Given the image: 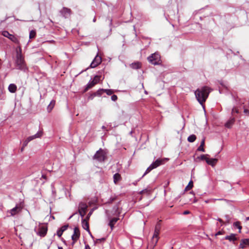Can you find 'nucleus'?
Instances as JSON below:
<instances>
[{
  "label": "nucleus",
  "instance_id": "6",
  "mask_svg": "<svg viewBox=\"0 0 249 249\" xmlns=\"http://www.w3.org/2000/svg\"><path fill=\"white\" fill-rule=\"evenodd\" d=\"M101 78V76L100 75H96L93 78V80L90 82L87 85L86 88L84 89V92H86L89 89L92 88L94 87L96 84L99 82V81Z\"/></svg>",
  "mask_w": 249,
  "mask_h": 249
},
{
  "label": "nucleus",
  "instance_id": "19",
  "mask_svg": "<svg viewBox=\"0 0 249 249\" xmlns=\"http://www.w3.org/2000/svg\"><path fill=\"white\" fill-rule=\"evenodd\" d=\"M163 162V160L158 159L155 162H154L153 163H152L151 165L153 166V168H156L157 167H158L159 166L162 164Z\"/></svg>",
  "mask_w": 249,
  "mask_h": 249
},
{
  "label": "nucleus",
  "instance_id": "39",
  "mask_svg": "<svg viewBox=\"0 0 249 249\" xmlns=\"http://www.w3.org/2000/svg\"><path fill=\"white\" fill-rule=\"evenodd\" d=\"M63 233V232L62 231H61L60 230H59L57 231V235L59 237H60L61 236V235H62Z\"/></svg>",
  "mask_w": 249,
  "mask_h": 249
},
{
  "label": "nucleus",
  "instance_id": "25",
  "mask_svg": "<svg viewBox=\"0 0 249 249\" xmlns=\"http://www.w3.org/2000/svg\"><path fill=\"white\" fill-rule=\"evenodd\" d=\"M235 122V119L234 118H232L229 121H228L225 124V126L227 128H231L232 124Z\"/></svg>",
  "mask_w": 249,
  "mask_h": 249
},
{
  "label": "nucleus",
  "instance_id": "31",
  "mask_svg": "<svg viewBox=\"0 0 249 249\" xmlns=\"http://www.w3.org/2000/svg\"><path fill=\"white\" fill-rule=\"evenodd\" d=\"M116 199H117V197H116V196L111 197L110 198V199H109V200L108 201L105 203V204H109L112 203L113 201L116 200Z\"/></svg>",
  "mask_w": 249,
  "mask_h": 249
},
{
  "label": "nucleus",
  "instance_id": "12",
  "mask_svg": "<svg viewBox=\"0 0 249 249\" xmlns=\"http://www.w3.org/2000/svg\"><path fill=\"white\" fill-rule=\"evenodd\" d=\"M102 62V58L98 54L95 57L94 59L90 64V67L92 68H95Z\"/></svg>",
  "mask_w": 249,
  "mask_h": 249
},
{
  "label": "nucleus",
  "instance_id": "52",
  "mask_svg": "<svg viewBox=\"0 0 249 249\" xmlns=\"http://www.w3.org/2000/svg\"><path fill=\"white\" fill-rule=\"evenodd\" d=\"M42 178H46V176L45 175H42Z\"/></svg>",
  "mask_w": 249,
  "mask_h": 249
},
{
  "label": "nucleus",
  "instance_id": "40",
  "mask_svg": "<svg viewBox=\"0 0 249 249\" xmlns=\"http://www.w3.org/2000/svg\"><path fill=\"white\" fill-rule=\"evenodd\" d=\"M105 240H106L105 238H102L98 239L96 240L95 243H97L98 242H104L105 241Z\"/></svg>",
  "mask_w": 249,
  "mask_h": 249
},
{
  "label": "nucleus",
  "instance_id": "51",
  "mask_svg": "<svg viewBox=\"0 0 249 249\" xmlns=\"http://www.w3.org/2000/svg\"><path fill=\"white\" fill-rule=\"evenodd\" d=\"M58 249H63V248L61 247H58Z\"/></svg>",
  "mask_w": 249,
  "mask_h": 249
},
{
  "label": "nucleus",
  "instance_id": "33",
  "mask_svg": "<svg viewBox=\"0 0 249 249\" xmlns=\"http://www.w3.org/2000/svg\"><path fill=\"white\" fill-rule=\"evenodd\" d=\"M234 225L239 229V232L242 229V226L240 225V222L239 221L236 222L234 223Z\"/></svg>",
  "mask_w": 249,
  "mask_h": 249
},
{
  "label": "nucleus",
  "instance_id": "30",
  "mask_svg": "<svg viewBox=\"0 0 249 249\" xmlns=\"http://www.w3.org/2000/svg\"><path fill=\"white\" fill-rule=\"evenodd\" d=\"M36 36V32L35 30H32L30 32L29 38L30 39L34 38Z\"/></svg>",
  "mask_w": 249,
  "mask_h": 249
},
{
  "label": "nucleus",
  "instance_id": "1",
  "mask_svg": "<svg viewBox=\"0 0 249 249\" xmlns=\"http://www.w3.org/2000/svg\"><path fill=\"white\" fill-rule=\"evenodd\" d=\"M210 92V88L206 86L200 89H198L195 91L196 99L201 105L205 102Z\"/></svg>",
  "mask_w": 249,
  "mask_h": 249
},
{
  "label": "nucleus",
  "instance_id": "22",
  "mask_svg": "<svg viewBox=\"0 0 249 249\" xmlns=\"http://www.w3.org/2000/svg\"><path fill=\"white\" fill-rule=\"evenodd\" d=\"M17 89V86L14 84H11L8 87V90L11 93H15Z\"/></svg>",
  "mask_w": 249,
  "mask_h": 249
},
{
  "label": "nucleus",
  "instance_id": "43",
  "mask_svg": "<svg viewBox=\"0 0 249 249\" xmlns=\"http://www.w3.org/2000/svg\"><path fill=\"white\" fill-rule=\"evenodd\" d=\"M244 112L246 114H249V110L246 108H245L244 110Z\"/></svg>",
  "mask_w": 249,
  "mask_h": 249
},
{
  "label": "nucleus",
  "instance_id": "9",
  "mask_svg": "<svg viewBox=\"0 0 249 249\" xmlns=\"http://www.w3.org/2000/svg\"><path fill=\"white\" fill-rule=\"evenodd\" d=\"M161 220H160L156 225L155 228V231H154V234L153 236V239L154 240L155 238V242L156 243H157L158 240V236L160 234V230L161 229V224H160Z\"/></svg>",
  "mask_w": 249,
  "mask_h": 249
},
{
  "label": "nucleus",
  "instance_id": "28",
  "mask_svg": "<svg viewBox=\"0 0 249 249\" xmlns=\"http://www.w3.org/2000/svg\"><path fill=\"white\" fill-rule=\"evenodd\" d=\"M193 187V182L192 180L190 181L188 185L185 187V190L188 191L191 190Z\"/></svg>",
  "mask_w": 249,
  "mask_h": 249
},
{
  "label": "nucleus",
  "instance_id": "44",
  "mask_svg": "<svg viewBox=\"0 0 249 249\" xmlns=\"http://www.w3.org/2000/svg\"><path fill=\"white\" fill-rule=\"evenodd\" d=\"M223 234V232L222 231H218L216 234H215V236H217V235H221V234Z\"/></svg>",
  "mask_w": 249,
  "mask_h": 249
},
{
  "label": "nucleus",
  "instance_id": "3",
  "mask_svg": "<svg viewBox=\"0 0 249 249\" xmlns=\"http://www.w3.org/2000/svg\"><path fill=\"white\" fill-rule=\"evenodd\" d=\"M106 158V153L102 148H100L98 150L93 156V159L94 160H96L100 162L104 161L105 160Z\"/></svg>",
  "mask_w": 249,
  "mask_h": 249
},
{
  "label": "nucleus",
  "instance_id": "37",
  "mask_svg": "<svg viewBox=\"0 0 249 249\" xmlns=\"http://www.w3.org/2000/svg\"><path fill=\"white\" fill-rule=\"evenodd\" d=\"M68 227V225H64L62 226L59 230L62 231L63 232L65 231Z\"/></svg>",
  "mask_w": 249,
  "mask_h": 249
},
{
  "label": "nucleus",
  "instance_id": "29",
  "mask_svg": "<svg viewBox=\"0 0 249 249\" xmlns=\"http://www.w3.org/2000/svg\"><path fill=\"white\" fill-rule=\"evenodd\" d=\"M187 140L189 142H193L196 140V136L195 135H191L188 137Z\"/></svg>",
  "mask_w": 249,
  "mask_h": 249
},
{
  "label": "nucleus",
  "instance_id": "26",
  "mask_svg": "<svg viewBox=\"0 0 249 249\" xmlns=\"http://www.w3.org/2000/svg\"><path fill=\"white\" fill-rule=\"evenodd\" d=\"M205 145V138H203L201 142L200 146L198 147L197 150L199 151L204 152L205 149L204 148V146Z\"/></svg>",
  "mask_w": 249,
  "mask_h": 249
},
{
  "label": "nucleus",
  "instance_id": "17",
  "mask_svg": "<svg viewBox=\"0 0 249 249\" xmlns=\"http://www.w3.org/2000/svg\"><path fill=\"white\" fill-rule=\"evenodd\" d=\"M247 246H249V239H244L241 240L240 244V248L244 249Z\"/></svg>",
  "mask_w": 249,
  "mask_h": 249
},
{
  "label": "nucleus",
  "instance_id": "24",
  "mask_svg": "<svg viewBox=\"0 0 249 249\" xmlns=\"http://www.w3.org/2000/svg\"><path fill=\"white\" fill-rule=\"evenodd\" d=\"M225 239L228 240L230 241H235L237 240V238L235 237V235L234 234H231L230 235L226 236L225 238Z\"/></svg>",
  "mask_w": 249,
  "mask_h": 249
},
{
  "label": "nucleus",
  "instance_id": "42",
  "mask_svg": "<svg viewBox=\"0 0 249 249\" xmlns=\"http://www.w3.org/2000/svg\"><path fill=\"white\" fill-rule=\"evenodd\" d=\"M234 112H235L236 113H239V110L238 108H237L236 107H234L233 108L232 110V113H234Z\"/></svg>",
  "mask_w": 249,
  "mask_h": 249
},
{
  "label": "nucleus",
  "instance_id": "20",
  "mask_svg": "<svg viewBox=\"0 0 249 249\" xmlns=\"http://www.w3.org/2000/svg\"><path fill=\"white\" fill-rule=\"evenodd\" d=\"M82 227L85 230L89 231V224L87 219H84L83 220Z\"/></svg>",
  "mask_w": 249,
  "mask_h": 249
},
{
  "label": "nucleus",
  "instance_id": "41",
  "mask_svg": "<svg viewBox=\"0 0 249 249\" xmlns=\"http://www.w3.org/2000/svg\"><path fill=\"white\" fill-rule=\"evenodd\" d=\"M117 98H118V97H117V95H116L114 94V95H112V96H111V100L113 101H116L117 100Z\"/></svg>",
  "mask_w": 249,
  "mask_h": 249
},
{
  "label": "nucleus",
  "instance_id": "46",
  "mask_svg": "<svg viewBox=\"0 0 249 249\" xmlns=\"http://www.w3.org/2000/svg\"><path fill=\"white\" fill-rule=\"evenodd\" d=\"M217 220H218L219 222H220V223H222V224H224V221H223V220H222V219H221V218H218V219H217Z\"/></svg>",
  "mask_w": 249,
  "mask_h": 249
},
{
  "label": "nucleus",
  "instance_id": "13",
  "mask_svg": "<svg viewBox=\"0 0 249 249\" xmlns=\"http://www.w3.org/2000/svg\"><path fill=\"white\" fill-rule=\"evenodd\" d=\"M48 231V228L46 226H40L38 228V231L37 234L41 237H44Z\"/></svg>",
  "mask_w": 249,
  "mask_h": 249
},
{
  "label": "nucleus",
  "instance_id": "53",
  "mask_svg": "<svg viewBox=\"0 0 249 249\" xmlns=\"http://www.w3.org/2000/svg\"><path fill=\"white\" fill-rule=\"evenodd\" d=\"M246 220H249V216L246 217Z\"/></svg>",
  "mask_w": 249,
  "mask_h": 249
},
{
  "label": "nucleus",
  "instance_id": "50",
  "mask_svg": "<svg viewBox=\"0 0 249 249\" xmlns=\"http://www.w3.org/2000/svg\"><path fill=\"white\" fill-rule=\"evenodd\" d=\"M24 147H23V146H22V147L21 148V151H23V150H24Z\"/></svg>",
  "mask_w": 249,
  "mask_h": 249
},
{
  "label": "nucleus",
  "instance_id": "10",
  "mask_svg": "<svg viewBox=\"0 0 249 249\" xmlns=\"http://www.w3.org/2000/svg\"><path fill=\"white\" fill-rule=\"evenodd\" d=\"M22 208L23 206H21V204H17L15 208L10 210L8 213H10L11 216H14L19 213L21 211Z\"/></svg>",
  "mask_w": 249,
  "mask_h": 249
},
{
  "label": "nucleus",
  "instance_id": "4",
  "mask_svg": "<svg viewBox=\"0 0 249 249\" xmlns=\"http://www.w3.org/2000/svg\"><path fill=\"white\" fill-rule=\"evenodd\" d=\"M149 62L153 65H158L160 63V56L159 53L152 54L148 57Z\"/></svg>",
  "mask_w": 249,
  "mask_h": 249
},
{
  "label": "nucleus",
  "instance_id": "47",
  "mask_svg": "<svg viewBox=\"0 0 249 249\" xmlns=\"http://www.w3.org/2000/svg\"><path fill=\"white\" fill-rule=\"evenodd\" d=\"M189 213H190V212L188 211H185L183 212L184 214H189Z\"/></svg>",
  "mask_w": 249,
  "mask_h": 249
},
{
  "label": "nucleus",
  "instance_id": "38",
  "mask_svg": "<svg viewBox=\"0 0 249 249\" xmlns=\"http://www.w3.org/2000/svg\"><path fill=\"white\" fill-rule=\"evenodd\" d=\"M30 142V141L27 139H26L23 142V147H25L27 145L28 142Z\"/></svg>",
  "mask_w": 249,
  "mask_h": 249
},
{
  "label": "nucleus",
  "instance_id": "16",
  "mask_svg": "<svg viewBox=\"0 0 249 249\" xmlns=\"http://www.w3.org/2000/svg\"><path fill=\"white\" fill-rule=\"evenodd\" d=\"M43 134V131L42 130L38 131L36 134L34 135L30 136L28 137L27 139L30 142L36 138H40Z\"/></svg>",
  "mask_w": 249,
  "mask_h": 249
},
{
  "label": "nucleus",
  "instance_id": "23",
  "mask_svg": "<svg viewBox=\"0 0 249 249\" xmlns=\"http://www.w3.org/2000/svg\"><path fill=\"white\" fill-rule=\"evenodd\" d=\"M121 176L119 173H116L113 176V181L114 183L117 184L121 180Z\"/></svg>",
  "mask_w": 249,
  "mask_h": 249
},
{
  "label": "nucleus",
  "instance_id": "14",
  "mask_svg": "<svg viewBox=\"0 0 249 249\" xmlns=\"http://www.w3.org/2000/svg\"><path fill=\"white\" fill-rule=\"evenodd\" d=\"M80 231L78 227H75L74 229V233L72 235V239L74 242H76L80 237Z\"/></svg>",
  "mask_w": 249,
  "mask_h": 249
},
{
  "label": "nucleus",
  "instance_id": "21",
  "mask_svg": "<svg viewBox=\"0 0 249 249\" xmlns=\"http://www.w3.org/2000/svg\"><path fill=\"white\" fill-rule=\"evenodd\" d=\"M130 67L133 69H139L141 68V63L139 62H134L130 65Z\"/></svg>",
  "mask_w": 249,
  "mask_h": 249
},
{
  "label": "nucleus",
  "instance_id": "18",
  "mask_svg": "<svg viewBox=\"0 0 249 249\" xmlns=\"http://www.w3.org/2000/svg\"><path fill=\"white\" fill-rule=\"evenodd\" d=\"M62 14L64 17L67 18L68 16H70L71 13V10L70 9L64 7L61 10Z\"/></svg>",
  "mask_w": 249,
  "mask_h": 249
},
{
  "label": "nucleus",
  "instance_id": "32",
  "mask_svg": "<svg viewBox=\"0 0 249 249\" xmlns=\"http://www.w3.org/2000/svg\"><path fill=\"white\" fill-rule=\"evenodd\" d=\"M104 92H106L108 95H111L114 93V91L112 89H104Z\"/></svg>",
  "mask_w": 249,
  "mask_h": 249
},
{
  "label": "nucleus",
  "instance_id": "5",
  "mask_svg": "<svg viewBox=\"0 0 249 249\" xmlns=\"http://www.w3.org/2000/svg\"><path fill=\"white\" fill-rule=\"evenodd\" d=\"M210 156L208 154L202 155L200 157L201 160H205L207 164L212 166H214L217 163L218 160L217 159H210Z\"/></svg>",
  "mask_w": 249,
  "mask_h": 249
},
{
  "label": "nucleus",
  "instance_id": "2",
  "mask_svg": "<svg viewBox=\"0 0 249 249\" xmlns=\"http://www.w3.org/2000/svg\"><path fill=\"white\" fill-rule=\"evenodd\" d=\"M21 50L20 47H19ZM16 67L18 69L23 70L25 69V64L21 51L20 52H17L16 60Z\"/></svg>",
  "mask_w": 249,
  "mask_h": 249
},
{
  "label": "nucleus",
  "instance_id": "36",
  "mask_svg": "<svg viewBox=\"0 0 249 249\" xmlns=\"http://www.w3.org/2000/svg\"><path fill=\"white\" fill-rule=\"evenodd\" d=\"M103 92H104V89H101L97 91V92L95 93V95L100 96L102 94Z\"/></svg>",
  "mask_w": 249,
  "mask_h": 249
},
{
  "label": "nucleus",
  "instance_id": "45",
  "mask_svg": "<svg viewBox=\"0 0 249 249\" xmlns=\"http://www.w3.org/2000/svg\"><path fill=\"white\" fill-rule=\"evenodd\" d=\"M91 214V212H89V213H88V215H87V217H86V219H87V220H88V219H89V216H90V215Z\"/></svg>",
  "mask_w": 249,
  "mask_h": 249
},
{
  "label": "nucleus",
  "instance_id": "7",
  "mask_svg": "<svg viewBox=\"0 0 249 249\" xmlns=\"http://www.w3.org/2000/svg\"><path fill=\"white\" fill-rule=\"evenodd\" d=\"M1 34L4 36L9 38L12 42H13L18 45H19V41L18 38L15 35L10 34L7 31H4L2 32Z\"/></svg>",
  "mask_w": 249,
  "mask_h": 249
},
{
  "label": "nucleus",
  "instance_id": "35",
  "mask_svg": "<svg viewBox=\"0 0 249 249\" xmlns=\"http://www.w3.org/2000/svg\"><path fill=\"white\" fill-rule=\"evenodd\" d=\"M140 194H142V195H143V194H146L148 195V194H150V191L147 190V189H144V190H142L140 192Z\"/></svg>",
  "mask_w": 249,
  "mask_h": 249
},
{
  "label": "nucleus",
  "instance_id": "15",
  "mask_svg": "<svg viewBox=\"0 0 249 249\" xmlns=\"http://www.w3.org/2000/svg\"><path fill=\"white\" fill-rule=\"evenodd\" d=\"M119 204L120 202H119L118 204L113 207V213L112 214V215L119 216L120 214L121 210L119 208Z\"/></svg>",
  "mask_w": 249,
  "mask_h": 249
},
{
  "label": "nucleus",
  "instance_id": "8",
  "mask_svg": "<svg viewBox=\"0 0 249 249\" xmlns=\"http://www.w3.org/2000/svg\"><path fill=\"white\" fill-rule=\"evenodd\" d=\"M106 213L107 217L109 219H110L109 222L108 223V225L110 227L111 230H113V229L114 227L115 224L118 221L119 218L118 217H114V218H111V214L109 213V212L108 210L106 211Z\"/></svg>",
  "mask_w": 249,
  "mask_h": 249
},
{
  "label": "nucleus",
  "instance_id": "49",
  "mask_svg": "<svg viewBox=\"0 0 249 249\" xmlns=\"http://www.w3.org/2000/svg\"><path fill=\"white\" fill-rule=\"evenodd\" d=\"M210 201H211V200H205V203H209V202H210Z\"/></svg>",
  "mask_w": 249,
  "mask_h": 249
},
{
  "label": "nucleus",
  "instance_id": "27",
  "mask_svg": "<svg viewBox=\"0 0 249 249\" xmlns=\"http://www.w3.org/2000/svg\"><path fill=\"white\" fill-rule=\"evenodd\" d=\"M55 101L54 100H52L49 105L48 106V110L49 111H51L52 109L53 108L54 105H55Z\"/></svg>",
  "mask_w": 249,
  "mask_h": 249
},
{
  "label": "nucleus",
  "instance_id": "48",
  "mask_svg": "<svg viewBox=\"0 0 249 249\" xmlns=\"http://www.w3.org/2000/svg\"><path fill=\"white\" fill-rule=\"evenodd\" d=\"M85 249H90V248L89 245H86L85 246Z\"/></svg>",
  "mask_w": 249,
  "mask_h": 249
},
{
  "label": "nucleus",
  "instance_id": "34",
  "mask_svg": "<svg viewBox=\"0 0 249 249\" xmlns=\"http://www.w3.org/2000/svg\"><path fill=\"white\" fill-rule=\"evenodd\" d=\"M154 169V168H153V166L150 165V166L148 167L144 174V175H146V174L148 173L151 170H152V169Z\"/></svg>",
  "mask_w": 249,
  "mask_h": 249
},
{
  "label": "nucleus",
  "instance_id": "11",
  "mask_svg": "<svg viewBox=\"0 0 249 249\" xmlns=\"http://www.w3.org/2000/svg\"><path fill=\"white\" fill-rule=\"evenodd\" d=\"M88 206L86 203L81 202L79 205V213L82 217L84 216L86 213Z\"/></svg>",
  "mask_w": 249,
  "mask_h": 249
}]
</instances>
